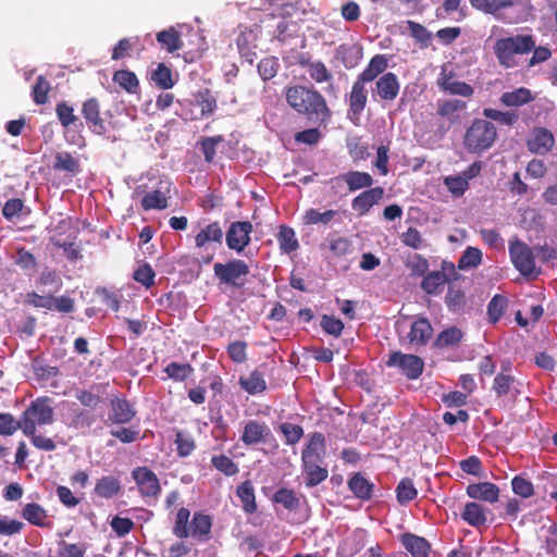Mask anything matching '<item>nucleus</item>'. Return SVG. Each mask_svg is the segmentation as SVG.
Instances as JSON below:
<instances>
[{
    "label": "nucleus",
    "instance_id": "1",
    "mask_svg": "<svg viewBox=\"0 0 557 557\" xmlns=\"http://www.w3.org/2000/svg\"><path fill=\"white\" fill-rule=\"evenodd\" d=\"M285 98L288 106L309 121L326 126L333 112L325 97L312 85H293L286 88Z\"/></svg>",
    "mask_w": 557,
    "mask_h": 557
},
{
    "label": "nucleus",
    "instance_id": "2",
    "mask_svg": "<svg viewBox=\"0 0 557 557\" xmlns=\"http://www.w3.org/2000/svg\"><path fill=\"white\" fill-rule=\"evenodd\" d=\"M325 454L324 435L320 432L311 433L307 445L301 451V471L307 487H314L327 479L329 469L324 460Z\"/></svg>",
    "mask_w": 557,
    "mask_h": 557
},
{
    "label": "nucleus",
    "instance_id": "3",
    "mask_svg": "<svg viewBox=\"0 0 557 557\" xmlns=\"http://www.w3.org/2000/svg\"><path fill=\"white\" fill-rule=\"evenodd\" d=\"M535 40L532 35H517L497 39L494 45V54L498 63L511 69L518 65L516 55L525 54L534 49Z\"/></svg>",
    "mask_w": 557,
    "mask_h": 557
},
{
    "label": "nucleus",
    "instance_id": "4",
    "mask_svg": "<svg viewBox=\"0 0 557 557\" xmlns=\"http://www.w3.org/2000/svg\"><path fill=\"white\" fill-rule=\"evenodd\" d=\"M497 139V128L493 122L475 119L463 135V146L472 153L488 150Z\"/></svg>",
    "mask_w": 557,
    "mask_h": 557
},
{
    "label": "nucleus",
    "instance_id": "5",
    "mask_svg": "<svg viewBox=\"0 0 557 557\" xmlns=\"http://www.w3.org/2000/svg\"><path fill=\"white\" fill-rule=\"evenodd\" d=\"M51 398L47 396L33 400L21 416L24 435H33L37 426L48 425L54 421Z\"/></svg>",
    "mask_w": 557,
    "mask_h": 557
},
{
    "label": "nucleus",
    "instance_id": "6",
    "mask_svg": "<svg viewBox=\"0 0 557 557\" xmlns=\"http://www.w3.org/2000/svg\"><path fill=\"white\" fill-rule=\"evenodd\" d=\"M250 268L245 260L231 259L224 263L213 265V274L221 285L240 289L246 285Z\"/></svg>",
    "mask_w": 557,
    "mask_h": 557
},
{
    "label": "nucleus",
    "instance_id": "7",
    "mask_svg": "<svg viewBox=\"0 0 557 557\" xmlns=\"http://www.w3.org/2000/svg\"><path fill=\"white\" fill-rule=\"evenodd\" d=\"M509 256L513 267L523 276H537L540 270L535 267V257L533 250L522 240L515 237L509 240Z\"/></svg>",
    "mask_w": 557,
    "mask_h": 557
},
{
    "label": "nucleus",
    "instance_id": "8",
    "mask_svg": "<svg viewBox=\"0 0 557 557\" xmlns=\"http://www.w3.org/2000/svg\"><path fill=\"white\" fill-rule=\"evenodd\" d=\"M253 226L249 221L232 222L225 233V242L228 249L242 252L250 244V234Z\"/></svg>",
    "mask_w": 557,
    "mask_h": 557
},
{
    "label": "nucleus",
    "instance_id": "9",
    "mask_svg": "<svg viewBox=\"0 0 557 557\" xmlns=\"http://www.w3.org/2000/svg\"><path fill=\"white\" fill-rule=\"evenodd\" d=\"M239 440L246 446L268 444L275 441L269 425L258 420L245 422Z\"/></svg>",
    "mask_w": 557,
    "mask_h": 557
},
{
    "label": "nucleus",
    "instance_id": "10",
    "mask_svg": "<svg viewBox=\"0 0 557 557\" xmlns=\"http://www.w3.org/2000/svg\"><path fill=\"white\" fill-rule=\"evenodd\" d=\"M132 476L144 498H157L161 493L159 479L148 467H136L132 471Z\"/></svg>",
    "mask_w": 557,
    "mask_h": 557
},
{
    "label": "nucleus",
    "instance_id": "11",
    "mask_svg": "<svg viewBox=\"0 0 557 557\" xmlns=\"http://www.w3.org/2000/svg\"><path fill=\"white\" fill-rule=\"evenodd\" d=\"M386 363L388 367H397L409 380L418 379L422 374L424 366L420 357L400 351L393 352Z\"/></svg>",
    "mask_w": 557,
    "mask_h": 557
},
{
    "label": "nucleus",
    "instance_id": "12",
    "mask_svg": "<svg viewBox=\"0 0 557 557\" xmlns=\"http://www.w3.org/2000/svg\"><path fill=\"white\" fill-rule=\"evenodd\" d=\"M100 110V102L95 97L85 100L81 110L88 128L97 135H103L107 132L106 122L101 117Z\"/></svg>",
    "mask_w": 557,
    "mask_h": 557
},
{
    "label": "nucleus",
    "instance_id": "13",
    "mask_svg": "<svg viewBox=\"0 0 557 557\" xmlns=\"http://www.w3.org/2000/svg\"><path fill=\"white\" fill-rule=\"evenodd\" d=\"M555 145L553 133L543 126H536L532 129L530 137L527 139V147L530 152L535 154L549 153Z\"/></svg>",
    "mask_w": 557,
    "mask_h": 557
},
{
    "label": "nucleus",
    "instance_id": "14",
    "mask_svg": "<svg viewBox=\"0 0 557 557\" xmlns=\"http://www.w3.org/2000/svg\"><path fill=\"white\" fill-rule=\"evenodd\" d=\"M384 194V188L381 186L366 189L351 200V208L358 215H366L373 206L383 199Z\"/></svg>",
    "mask_w": 557,
    "mask_h": 557
},
{
    "label": "nucleus",
    "instance_id": "15",
    "mask_svg": "<svg viewBox=\"0 0 557 557\" xmlns=\"http://www.w3.org/2000/svg\"><path fill=\"white\" fill-rule=\"evenodd\" d=\"M399 89L400 85L397 75L393 72H387L376 79L372 96H377L384 101H393L397 98Z\"/></svg>",
    "mask_w": 557,
    "mask_h": 557
},
{
    "label": "nucleus",
    "instance_id": "16",
    "mask_svg": "<svg viewBox=\"0 0 557 557\" xmlns=\"http://www.w3.org/2000/svg\"><path fill=\"white\" fill-rule=\"evenodd\" d=\"M136 413L134 405L126 398L114 397L110 399L109 421L113 424L129 423Z\"/></svg>",
    "mask_w": 557,
    "mask_h": 557
},
{
    "label": "nucleus",
    "instance_id": "17",
    "mask_svg": "<svg viewBox=\"0 0 557 557\" xmlns=\"http://www.w3.org/2000/svg\"><path fill=\"white\" fill-rule=\"evenodd\" d=\"M368 102V94L366 83L356 79L352 84L351 91L348 99V115L358 120L361 112L364 110Z\"/></svg>",
    "mask_w": 557,
    "mask_h": 557
},
{
    "label": "nucleus",
    "instance_id": "18",
    "mask_svg": "<svg viewBox=\"0 0 557 557\" xmlns=\"http://www.w3.org/2000/svg\"><path fill=\"white\" fill-rule=\"evenodd\" d=\"M399 541L412 557H429L431 544L426 539L406 532L400 535Z\"/></svg>",
    "mask_w": 557,
    "mask_h": 557
},
{
    "label": "nucleus",
    "instance_id": "19",
    "mask_svg": "<svg viewBox=\"0 0 557 557\" xmlns=\"http://www.w3.org/2000/svg\"><path fill=\"white\" fill-rule=\"evenodd\" d=\"M223 228L220 222L209 223L195 236V246L199 249H208L210 244L221 245L223 240Z\"/></svg>",
    "mask_w": 557,
    "mask_h": 557
},
{
    "label": "nucleus",
    "instance_id": "20",
    "mask_svg": "<svg viewBox=\"0 0 557 557\" xmlns=\"http://www.w3.org/2000/svg\"><path fill=\"white\" fill-rule=\"evenodd\" d=\"M467 495L470 498L493 504L499 498V488L492 482L472 483L467 486Z\"/></svg>",
    "mask_w": 557,
    "mask_h": 557
},
{
    "label": "nucleus",
    "instance_id": "21",
    "mask_svg": "<svg viewBox=\"0 0 557 557\" xmlns=\"http://www.w3.org/2000/svg\"><path fill=\"white\" fill-rule=\"evenodd\" d=\"M388 67V59L384 54L372 57L366 69L357 76L363 83H371L382 76Z\"/></svg>",
    "mask_w": 557,
    "mask_h": 557
},
{
    "label": "nucleus",
    "instance_id": "22",
    "mask_svg": "<svg viewBox=\"0 0 557 557\" xmlns=\"http://www.w3.org/2000/svg\"><path fill=\"white\" fill-rule=\"evenodd\" d=\"M467 103L459 99H443L437 101V114L455 124L460 120V112L465 111Z\"/></svg>",
    "mask_w": 557,
    "mask_h": 557
},
{
    "label": "nucleus",
    "instance_id": "23",
    "mask_svg": "<svg viewBox=\"0 0 557 557\" xmlns=\"http://www.w3.org/2000/svg\"><path fill=\"white\" fill-rule=\"evenodd\" d=\"M212 528V519L201 511L195 512L190 521L189 535L200 542L209 540Z\"/></svg>",
    "mask_w": 557,
    "mask_h": 557
},
{
    "label": "nucleus",
    "instance_id": "24",
    "mask_svg": "<svg viewBox=\"0 0 557 557\" xmlns=\"http://www.w3.org/2000/svg\"><path fill=\"white\" fill-rule=\"evenodd\" d=\"M236 46L240 57L251 65L257 57L256 35L250 29L242 32L236 38Z\"/></svg>",
    "mask_w": 557,
    "mask_h": 557
},
{
    "label": "nucleus",
    "instance_id": "25",
    "mask_svg": "<svg viewBox=\"0 0 557 557\" xmlns=\"http://www.w3.org/2000/svg\"><path fill=\"white\" fill-rule=\"evenodd\" d=\"M433 334V327L426 318L416 320L410 327L408 338L411 344L425 345Z\"/></svg>",
    "mask_w": 557,
    "mask_h": 557
},
{
    "label": "nucleus",
    "instance_id": "26",
    "mask_svg": "<svg viewBox=\"0 0 557 557\" xmlns=\"http://www.w3.org/2000/svg\"><path fill=\"white\" fill-rule=\"evenodd\" d=\"M343 180L348 187L349 191H356L362 188H371L373 185V177L368 172L349 171L336 177Z\"/></svg>",
    "mask_w": 557,
    "mask_h": 557
},
{
    "label": "nucleus",
    "instance_id": "27",
    "mask_svg": "<svg viewBox=\"0 0 557 557\" xmlns=\"http://www.w3.org/2000/svg\"><path fill=\"white\" fill-rule=\"evenodd\" d=\"M275 237L282 253L290 255L299 248L296 233L294 228L288 225H280Z\"/></svg>",
    "mask_w": 557,
    "mask_h": 557
},
{
    "label": "nucleus",
    "instance_id": "28",
    "mask_svg": "<svg viewBox=\"0 0 557 557\" xmlns=\"http://www.w3.org/2000/svg\"><path fill=\"white\" fill-rule=\"evenodd\" d=\"M156 39L160 47L169 53H173L183 48L181 34L173 26L157 33Z\"/></svg>",
    "mask_w": 557,
    "mask_h": 557
},
{
    "label": "nucleus",
    "instance_id": "29",
    "mask_svg": "<svg viewBox=\"0 0 557 557\" xmlns=\"http://www.w3.org/2000/svg\"><path fill=\"white\" fill-rule=\"evenodd\" d=\"M348 487L359 499L369 500L373 496V484L359 472L348 480Z\"/></svg>",
    "mask_w": 557,
    "mask_h": 557
},
{
    "label": "nucleus",
    "instance_id": "30",
    "mask_svg": "<svg viewBox=\"0 0 557 557\" xmlns=\"http://www.w3.org/2000/svg\"><path fill=\"white\" fill-rule=\"evenodd\" d=\"M438 86L451 95L461 97H471L473 95V88L465 82L454 81L453 74H443L438 79Z\"/></svg>",
    "mask_w": 557,
    "mask_h": 557
},
{
    "label": "nucleus",
    "instance_id": "31",
    "mask_svg": "<svg viewBox=\"0 0 557 557\" xmlns=\"http://www.w3.org/2000/svg\"><path fill=\"white\" fill-rule=\"evenodd\" d=\"M461 518L468 524L475 528L485 524L487 520L485 508L475 502H471L465 505L463 511L461 512Z\"/></svg>",
    "mask_w": 557,
    "mask_h": 557
},
{
    "label": "nucleus",
    "instance_id": "32",
    "mask_svg": "<svg viewBox=\"0 0 557 557\" xmlns=\"http://www.w3.org/2000/svg\"><path fill=\"white\" fill-rule=\"evenodd\" d=\"M57 117L64 129L74 127H83V123L79 117L75 114L74 108L65 101H61L55 106Z\"/></svg>",
    "mask_w": 557,
    "mask_h": 557
},
{
    "label": "nucleus",
    "instance_id": "33",
    "mask_svg": "<svg viewBox=\"0 0 557 557\" xmlns=\"http://www.w3.org/2000/svg\"><path fill=\"white\" fill-rule=\"evenodd\" d=\"M236 495L240 499L243 504V510L246 513H253L257 511L255 488L249 480L244 481L237 486Z\"/></svg>",
    "mask_w": 557,
    "mask_h": 557
},
{
    "label": "nucleus",
    "instance_id": "34",
    "mask_svg": "<svg viewBox=\"0 0 557 557\" xmlns=\"http://www.w3.org/2000/svg\"><path fill=\"white\" fill-rule=\"evenodd\" d=\"M239 385L250 395L259 394L267 389L263 373L259 370H253L248 376H240Z\"/></svg>",
    "mask_w": 557,
    "mask_h": 557
},
{
    "label": "nucleus",
    "instance_id": "35",
    "mask_svg": "<svg viewBox=\"0 0 557 557\" xmlns=\"http://www.w3.org/2000/svg\"><path fill=\"white\" fill-rule=\"evenodd\" d=\"M448 282L445 273L441 271L429 272L421 282V288L429 295L440 294Z\"/></svg>",
    "mask_w": 557,
    "mask_h": 557
},
{
    "label": "nucleus",
    "instance_id": "36",
    "mask_svg": "<svg viewBox=\"0 0 557 557\" xmlns=\"http://www.w3.org/2000/svg\"><path fill=\"white\" fill-rule=\"evenodd\" d=\"M534 97L530 89L525 87L517 88L512 91H506L500 97V102L506 107H520L533 101Z\"/></svg>",
    "mask_w": 557,
    "mask_h": 557
},
{
    "label": "nucleus",
    "instance_id": "37",
    "mask_svg": "<svg viewBox=\"0 0 557 557\" xmlns=\"http://www.w3.org/2000/svg\"><path fill=\"white\" fill-rule=\"evenodd\" d=\"M95 494L102 498H112L121 491L120 481L112 475L100 478L95 485Z\"/></svg>",
    "mask_w": 557,
    "mask_h": 557
},
{
    "label": "nucleus",
    "instance_id": "38",
    "mask_svg": "<svg viewBox=\"0 0 557 557\" xmlns=\"http://www.w3.org/2000/svg\"><path fill=\"white\" fill-rule=\"evenodd\" d=\"M21 515L26 521L36 527H45L48 518L47 511L36 503L26 504Z\"/></svg>",
    "mask_w": 557,
    "mask_h": 557
},
{
    "label": "nucleus",
    "instance_id": "39",
    "mask_svg": "<svg viewBox=\"0 0 557 557\" xmlns=\"http://www.w3.org/2000/svg\"><path fill=\"white\" fill-rule=\"evenodd\" d=\"M113 82L128 94H136L139 89V81L136 74L128 70L115 71Z\"/></svg>",
    "mask_w": 557,
    "mask_h": 557
},
{
    "label": "nucleus",
    "instance_id": "40",
    "mask_svg": "<svg viewBox=\"0 0 557 557\" xmlns=\"http://www.w3.org/2000/svg\"><path fill=\"white\" fill-rule=\"evenodd\" d=\"M150 79L157 87L161 89H170L175 84L172 70L164 63H159L157 65L150 75Z\"/></svg>",
    "mask_w": 557,
    "mask_h": 557
},
{
    "label": "nucleus",
    "instance_id": "41",
    "mask_svg": "<svg viewBox=\"0 0 557 557\" xmlns=\"http://www.w3.org/2000/svg\"><path fill=\"white\" fill-rule=\"evenodd\" d=\"M463 337V333L456 326H450L442 331L434 341L437 348H446L458 345Z\"/></svg>",
    "mask_w": 557,
    "mask_h": 557
},
{
    "label": "nucleus",
    "instance_id": "42",
    "mask_svg": "<svg viewBox=\"0 0 557 557\" xmlns=\"http://www.w3.org/2000/svg\"><path fill=\"white\" fill-rule=\"evenodd\" d=\"M53 169L55 171H65L72 174L81 172V164L78 159L73 157L70 152H58L54 157Z\"/></svg>",
    "mask_w": 557,
    "mask_h": 557
},
{
    "label": "nucleus",
    "instance_id": "43",
    "mask_svg": "<svg viewBox=\"0 0 557 557\" xmlns=\"http://www.w3.org/2000/svg\"><path fill=\"white\" fill-rule=\"evenodd\" d=\"M337 215L338 212L333 209L320 212L317 209L311 208L305 212L302 220L307 225H329Z\"/></svg>",
    "mask_w": 557,
    "mask_h": 557
},
{
    "label": "nucleus",
    "instance_id": "44",
    "mask_svg": "<svg viewBox=\"0 0 557 557\" xmlns=\"http://www.w3.org/2000/svg\"><path fill=\"white\" fill-rule=\"evenodd\" d=\"M483 115L486 119L498 122L506 126H512L519 121V113L515 110L499 111L492 108H485Z\"/></svg>",
    "mask_w": 557,
    "mask_h": 557
},
{
    "label": "nucleus",
    "instance_id": "45",
    "mask_svg": "<svg viewBox=\"0 0 557 557\" xmlns=\"http://www.w3.org/2000/svg\"><path fill=\"white\" fill-rule=\"evenodd\" d=\"M190 511L188 508L182 507L175 515L174 525L172 529L173 534L181 540L189 536V522Z\"/></svg>",
    "mask_w": 557,
    "mask_h": 557
},
{
    "label": "nucleus",
    "instance_id": "46",
    "mask_svg": "<svg viewBox=\"0 0 557 557\" xmlns=\"http://www.w3.org/2000/svg\"><path fill=\"white\" fill-rule=\"evenodd\" d=\"M472 8L487 14H496L498 11L513 4L512 0H469Z\"/></svg>",
    "mask_w": 557,
    "mask_h": 557
},
{
    "label": "nucleus",
    "instance_id": "47",
    "mask_svg": "<svg viewBox=\"0 0 557 557\" xmlns=\"http://www.w3.org/2000/svg\"><path fill=\"white\" fill-rule=\"evenodd\" d=\"M196 100L198 106L201 108L200 115L209 116L211 115L218 108L216 98L212 95L211 90L208 88H203L196 94Z\"/></svg>",
    "mask_w": 557,
    "mask_h": 557
},
{
    "label": "nucleus",
    "instance_id": "48",
    "mask_svg": "<svg viewBox=\"0 0 557 557\" xmlns=\"http://www.w3.org/2000/svg\"><path fill=\"white\" fill-rule=\"evenodd\" d=\"M257 69L261 78L264 82H267L274 78L277 75L281 69V64L276 57H267L260 60V62L257 65Z\"/></svg>",
    "mask_w": 557,
    "mask_h": 557
},
{
    "label": "nucleus",
    "instance_id": "49",
    "mask_svg": "<svg viewBox=\"0 0 557 557\" xmlns=\"http://www.w3.org/2000/svg\"><path fill=\"white\" fill-rule=\"evenodd\" d=\"M482 262V251L476 247H468L458 260L459 270H469L479 267Z\"/></svg>",
    "mask_w": 557,
    "mask_h": 557
},
{
    "label": "nucleus",
    "instance_id": "50",
    "mask_svg": "<svg viewBox=\"0 0 557 557\" xmlns=\"http://www.w3.org/2000/svg\"><path fill=\"white\" fill-rule=\"evenodd\" d=\"M508 306V299L503 295H495L487 305V317L491 323L495 324L503 317Z\"/></svg>",
    "mask_w": 557,
    "mask_h": 557
},
{
    "label": "nucleus",
    "instance_id": "51",
    "mask_svg": "<svg viewBox=\"0 0 557 557\" xmlns=\"http://www.w3.org/2000/svg\"><path fill=\"white\" fill-rule=\"evenodd\" d=\"M174 443L176 445V451L180 457L189 456L196 448V442L194 437L184 431H176Z\"/></svg>",
    "mask_w": 557,
    "mask_h": 557
},
{
    "label": "nucleus",
    "instance_id": "52",
    "mask_svg": "<svg viewBox=\"0 0 557 557\" xmlns=\"http://www.w3.org/2000/svg\"><path fill=\"white\" fill-rule=\"evenodd\" d=\"M211 465L226 476H233L238 473L239 468L232 458L226 455H214L211 458Z\"/></svg>",
    "mask_w": 557,
    "mask_h": 557
},
{
    "label": "nucleus",
    "instance_id": "53",
    "mask_svg": "<svg viewBox=\"0 0 557 557\" xmlns=\"http://www.w3.org/2000/svg\"><path fill=\"white\" fill-rule=\"evenodd\" d=\"M397 500L399 504L405 505L413 500L418 496V491L414 487L413 481L409 478L400 480L396 487Z\"/></svg>",
    "mask_w": 557,
    "mask_h": 557
},
{
    "label": "nucleus",
    "instance_id": "54",
    "mask_svg": "<svg viewBox=\"0 0 557 557\" xmlns=\"http://www.w3.org/2000/svg\"><path fill=\"white\" fill-rule=\"evenodd\" d=\"M273 502L281 504L288 510H296L299 507L300 500L293 490L281 487L273 495Z\"/></svg>",
    "mask_w": 557,
    "mask_h": 557
},
{
    "label": "nucleus",
    "instance_id": "55",
    "mask_svg": "<svg viewBox=\"0 0 557 557\" xmlns=\"http://www.w3.org/2000/svg\"><path fill=\"white\" fill-rule=\"evenodd\" d=\"M164 372L168 376L176 382H183L194 373V369L189 363L170 362Z\"/></svg>",
    "mask_w": 557,
    "mask_h": 557
},
{
    "label": "nucleus",
    "instance_id": "56",
    "mask_svg": "<svg viewBox=\"0 0 557 557\" xmlns=\"http://www.w3.org/2000/svg\"><path fill=\"white\" fill-rule=\"evenodd\" d=\"M141 207L149 211L152 209L163 210L168 207V199L160 190L147 193L141 199Z\"/></svg>",
    "mask_w": 557,
    "mask_h": 557
},
{
    "label": "nucleus",
    "instance_id": "57",
    "mask_svg": "<svg viewBox=\"0 0 557 557\" xmlns=\"http://www.w3.org/2000/svg\"><path fill=\"white\" fill-rule=\"evenodd\" d=\"M49 81L40 75L36 78L35 85L33 86L32 96L36 104H45L48 101V94L50 91Z\"/></svg>",
    "mask_w": 557,
    "mask_h": 557
},
{
    "label": "nucleus",
    "instance_id": "58",
    "mask_svg": "<svg viewBox=\"0 0 557 557\" xmlns=\"http://www.w3.org/2000/svg\"><path fill=\"white\" fill-rule=\"evenodd\" d=\"M337 55L341 57L342 62L346 67H352L361 58V49L356 46L341 45L337 48Z\"/></svg>",
    "mask_w": 557,
    "mask_h": 557
},
{
    "label": "nucleus",
    "instance_id": "59",
    "mask_svg": "<svg viewBox=\"0 0 557 557\" xmlns=\"http://www.w3.org/2000/svg\"><path fill=\"white\" fill-rule=\"evenodd\" d=\"M17 430L23 431L22 420H16L12 413L0 412V435L10 436Z\"/></svg>",
    "mask_w": 557,
    "mask_h": 557
},
{
    "label": "nucleus",
    "instance_id": "60",
    "mask_svg": "<svg viewBox=\"0 0 557 557\" xmlns=\"http://www.w3.org/2000/svg\"><path fill=\"white\" fill-rule=\"evenodd\" d=\"M444 185L455 197H461L469 188V183L461 175H449L444 177Z\"/></svg>",
    "mask_w": 557,
    "mask_h": 557
},
{
    "label": "nucleus",
    "instance_id": "61",
    "mask_svg": "<svg viewBox=\"0 0 557 557\" xmlns=\"http://www.w3.org/2000/svg\"><path fill=\"white\" fill-rule=\"evenodd\" d=\"M308 74L317 84L333 81V74L322 61H314V64H309Z\"/></svg>",
    "mask_w": 557,
    "mask_h": 557
},
{
    "label": "nucleus",
    "instance_id": "62",
    "mask_svg": "<svg viewBox=\"0 0 557 557\" xmlns=\"http://www.w3.org/2000/svg\"><path fill=\"white\" fill-rule=\"evenodd\" d=\"M156 273L148 263L139 265L133 273V278L137 283H140L146 288H150L154 285Z\"/></svg>",
    "mask_w": 557,
    "mask_h": 557
},
{
    "label": "nucleus",
    "instance_id": "63",
    "mask_svg": "<svg viewBox=\"0 0 557 557\" xmlns=\"http://www.w3.org/2000/svg\"><path fill=\"white\" fill-rule=\"evenodd\" d=\"M320 325L326 334L334 337H339L344 330L343 321L329 314H323L321 317Z\"/></svg>",
    "mask_w": 557,
    "mask_h": 557
},
{
    "label": "nucleus",
    "instance_id": "64",
    "mask_svg": "<svg viewBox=\"0 0 557 557\" xmlns=\"http://www.w3.org/2000/svg\"><path fill=\"white\" fill-rule=\"evenodd\" d=\"M298 30V25L296 22L287 18H282L276 24V30L274 33V37L280 41H285L288 38L293 37Z\"/></svg>",
    "mask_w": 557,
    "mask_h": 557
}]
</instances>
